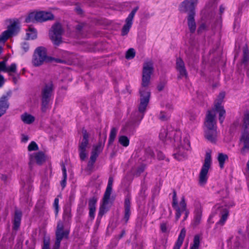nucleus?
<instances>
[{
	"mask_svg": "<svg viewBox=\"0 0 249 249\" xmlns=\"http://www.w3.org/2000/svg\"><path fill=\"white\" fill-rule=\"evenodd\" d=\"M225 95L224 92L220 93L214 102V108L207 111L205 122V129L216 128L215 111L219 113V120L220 123L222 124L224 121L226 111L222 104Z\"/></svg>",
	"mask_w": 249,
	"mask_h": 249,
	"instance_id": "2",
	"label": "nucleus"
},
{
	"mask_svg": "<svg viewBox=\"0 0 249 249\" xmlns=\"http://www.w3.org/2000/svg\"><path fill=\"white\" fill-rule=\"evenodd\" d=\"M212 163L211 152H207L204 163L203 164L199 174V183L201 185H204L207 180V174Z\"/></svg>",
	"mask_w": 249,
	"mask_h": 249,
	"instance_id": "7",
	"label": "nucleus"
},
{
	"mask_svg": "<svg viewBox=\"0 0 249 249\" xmlns=\"http://www.w3.org/2000/svg\"><path fill=\"white\" fill-rule=\"evenodd\" d=\"M21 49L24 52H27L29 49V45L28 43L24 42L21 44Z\"/></svg>",
	"mask_w": 249,
	"mask_h": 249,
	"instance_id": "52",
	"label": "nucleus"
},
{
	"mask_svg": "<svg viewBox=\"0 0 249 249\" xmlns=\"http://www.w3.org/2000/svg\"><path fill=\"white\" fill-rule=\"evenodd\" d=\"M17 71V66L16 63H12L10 66L6 67L5 72L9 73V75H12L11 72L16 73Z\"/></svg>",
	"mask_w": 249,
	"mask_h": 249,
	"instance_id": "34",
	"label": "nucleus"
},
{
	"mask_svg": "<svg viewBox=\"0 0 249 249\" xmlns=\"http://www.w3.org/2000/svg\"><path fill=\"white\" fill-rule=\"evenodd\" d=\"M229 205L225 202H222L220 204H217L214 207L215 213L219 214L220 219L218 221V223L221 225H224L227 220L229 213V209L230 208Z\"/></svg>",
	"mask_w": 249,
	"mask_h": 249,
	"instance_id": "8",
	"label": "nucleus"
},
{
	"mask_svg": "<svg viewBox=\"0 0 249 249\" xmlns=\"http://www.w3.org/2000/svg\"><path fill=\"white\" fill-rule=\"evenodd\" d=\"M21 218V213L20 212L16 211L15 212L14 223H13V229L17 230L20 225Z\"/></svg>",
	"mask_w": 249,
	"mask_h": 249,
	"instance_id": "26",
	"label": "nucleus"
},
{
	"mask_svg": "<svg viewBox=\"0 0 249 249\" xmlns=\"http://www.w3.org/2000/svg\"><path fill=\"white\" fill-rule=\"evenodd\" d=\"M228 159V157L227 155L223 153H220L218 156V160L219 163L220 167L222 169L224 167L225 161Z\"/></svg>",
	"mask_w": 249,
	"mask_h": 249,
	"instance_id": "32",
	"label": "nucleus"
},
{
	"mask_svg": "<svg viewBox=\"0 0 249 249\" xmlns=\"http://www.w3.org/2000/svg\"><path fill=\"white\" fill-rule=\"evenodd\" d=\"M198 0H185L181 2L179 6V10L181 12L187 13L189 14L195 15V8Z\"/></svg>",
	"mask_w": 249,
	"mask_h": 249,
	"instance_id": "12",
	"label": "nucleus"
},
{
	"mask_svg": "<svg viewBox=\"0 0 249 249\" xmlns=\"http://www.w3.org/2000/svg\"><path fill=\"white\" fill-rule=\"evenodd\" d=\"M83 25L82 24H78L76 26V29L78 31H80L83 28Z\"/></svg>",
	"mask_w": 249,
	"mask_h": 249,
	"instance_id": "62",
	"label": "nucleus"
},
{
	"mask_svg": "<svg viewBox=\"0 0 249 249\" xmlns=\"http://www.w3.org/2000/svg\"><path fill=\"white\" fill-rule=\"evenodd\" d=\"M97 201V198L95 196L90 198L89 200V209L96 210V204Z\"/></svg>",
	"mask_w": 249,
	"mask_h": 249,
	"instance_id": "39",
	"label": "nucleus"
},
{
	"mask_svg": "<svg viewBox=\"0 0 249 249\" xmlns=\"http://www.w3.org/2000/svg\"><path fill=\"white\" fill-rule=\"evenodd\" d=\"M170 117V114L169 112H165L161 111L159 115V118L162 121H165L168 120Z\"/></svg>",
	"mask_w": 249,
	"mask_h": 249,
	"instance_id": "36",
	"label": "nucleus"
},
{
	"mask_svg": "<svg viewBox=\"0 0 249 249\" xmlns=\"http://www.w3.org/2000/svg\"><path fill=\"white\" fill-rule=\"evenodd\" d=\"M164 86L165 84L163 83H160L157 86L158 90L160 91H161L164 89Z\"/></svg>",
	"mask_w": 249,
	"mask_h": 249,
	"instance_id": "57",
	"label": "nucleus"
},
{
	"mask_svg": "<svg viewBox=\"0 0 249 249\" xmlns=\"http://www.w3.org/2000/svg\"><path fill=\"white\" fill-rule=\"evenodd\" d=\"M153 71V64L152 61H149L144 63L142 69V86L139 90L140 103L138 107V111H136L134 114L136 117L135 121H140L143 118L144 113L149 103L150 92L148 87L150 83L151 75Z\"/></svg>",
	"mask_w": 249,
	"mask_h": 249,
	"instance_id": "1",
	"label": "nucleus"
},
{
	"mask_svg": "<svg viewBox=\"0 0 249 249\" xmlns=\"http://www.w3.org/2000/svg\"><path fill=\"white\" fill-rule=\"evenodd\" d=\"M95 211H96V210L89 209V216L92 219H93L94 218V216H95L94 214H95Z\"/></svg>",
	"mask_w": 249,
	"mask_h": 249,
	"instance_id": "56",
	"label": "nucleus"
},
{
	"mask_svg": "<svg viewBox=\"0 0 249 249\" xmlns=\"http://www.w3.org/2000/svg\"><path fill=\"white\" fill-rule=\"evenodd\" d=\"M198 248L199 247L195 246H194V245H192L191 246L190 249H198Z\"/></svg>",
	"mask_w": 249,
	"mask_h": 249,
	"instance_id": "64",
	"label": "nucleus"
},
{
	"mask_svg": "<svg viewBox=\"0 0 249 249\" xmlns=\"http://www.w3.org/2000/svg\"><path fill=\"white\" fill-rule=\"evenodd\" d=\"M135 55V51L134 49L130 48L126 53L125 57L127 59H132Z\"/></svg>",
	"mask_w": 249,
	"mask_h": 249,
	"instance_id": "41",
	"label": "nucleus"
},
{
	"mask_svg": "<svg viewBox=\"0 0 249 249\" xmlns=\"http://www.w3.org/2000/svg\"><path fill=\"white\" fill-rule=\"evenodd\" d=\"M119 142L123 146L127 147L129 144V140L125 136H121L119 137Z\"/></svg>",
	"mask_w": 249,
	"mask_h": 249,
	"instance_id": "35",
	"label": "nucleus"
},
{
	"mask_svg": "<svg viewBox=\"0 0 249 249\" xmlns=\"http://www.w3.org/2000/svg\"><path fill=\"white\" fill-rule=\"evenodd\" d=\"M165 108L169 111V112L173 109V105L171 103H167L165 105Z\"/></svg>",
	"mask_w": 249,
	"mask_h": 249,
	"instance_id": "55",
	"label": "nucleus"
},
{
	"mask_svg": "<svg viewBox=\"0 0 249 249\" xmlns=\"http://www.w3.org/2000/svg\"><path fill=\"white\" fill-rule=\"evenodd\" d=\"M113 182V178L112 176H110L108 178L107 186L104 195L103 205H106L108 203L112 191Z\"/></svg>",
	"mask_w": 249,
	"mask_h": 249,
	"instance_id": "18",
	"label": "nucleus"
},
{
	"mask_svg": "<svg viewBox=\"0 0 249 249\" xmlns=\"http://www.w3.org/2000/svg\"><path fill=\"white\" fill-rule=\"evenodd\" d=\"M194 17L195 15L191 14H189L187 18L188 25L189 30L191 33L195 32L196 29V24L195 20Z\"/></svg>",
	"mask_w": 249,
	"mask_h": 249,
	"instance_id": "25",
	"label": "nucleus"
},
{
	"mask_svg": "<svg viewBox=\"0 0 249 249\" xmlns=\"http://www.w3.org/2000/svg\"><path fill=\"white\" fill-rule=\"evenodd\" d=\"M208 27L205 23H202L198 28L197 32L198 34L201 33L207 29Z\"/></svg>",
	"mask_w": 249,
	"mask_h": 249,
	"instance_id": "48",
	"label": "nucleus"
},
{
	"mask_svg": "<svg viewBox=\"0 0 249 249\" xmlns=\"http://www.w3.org/2000/svg\"><path fill=\"white\" fill-rule=\"evenodd\" d=\"M62 173H63V179L61 181V185L62 187V188H65L66 184V180L67 178V170L64 164H63L62 166Z\"/></svg>",
	"mask_w": 249,
	"mask_h": 249,
	"instance_id": "37",
	"label": "nucleus"
},
{
	"mask_svg": "<svg viewBox=\"0 0 249 249\" xmlns=\"http://www.w3.org/2000/svg\"><path fill=\"white\" fill-rule=\"evenodd\" d=\"M6 67V61H2L0 62V71H2L5 72Z\"/></svg>",
	"mask_w": 249,
	"mask_h": 249,
	"instance_id": "51",
	"label": "nucleus"
},
{
	"mask_svg": "<svg viewBox=\"0 0 249 249\" xmlns=\"http://www.w3.org/2000/svg\"><path fill=\"white\" fill-rule=\"evenodd\" d=\"M219 10L220 14H222L225 10V7H223V5H221L219 8Z\"/></svg>",
	"mask_w": 249,
	"mask_h": 249,
	"instance_id": "63",
	"label": "nucleus"
},
{
	"mask_svg": "<svg viewBox=\"0 0 249 249\" xmlns=\"http://www.w3.org/2000/svg\"><path fill=\"white\" fill-rule=\"evenodd\" d=\"M157 157L159 160H163L165 158V155L161 151L157 152Z\"/></svg>",
	"mask_w": 249,
	"mask_h": 249,
	"instance_id": "54",
	"label": "nucleus"
},
{
	"mask_svg": "<svg viewBox=\"0 0 249 249\" xmlns=\"http://www.w3.org/2000/svg\"><path fill=\"white\" fill-rule=\"evenodd\" d=\"M202 208L200 206L196 207L194 211V217L192 222V225L194 227H196L200 224L202 219Z\"/></svg>",
	"mask_w": 249,
	"mask_h": 249,
	"instance_id": "20",
	"label": "nucleus"
},
{
	"mask_svg": "<svg viewBox=\"0 0 249 249\" xmlns=\"http://www.w3.org/2000/svg\"><path fill=\"white\" fill-rule=\"evenodd\" d=\"M18 31L17 22L14 21L8 27L7 30L4 31L0 36V43H4L10 36L17 34Z\"/></svg>",
	"mask_w": 249,
	"mask_h": 249,
	"instance_id": "13",
	"label": "nucleus"
},
{
	"mask_svg": "<svg viewBox=\"0 0 249 249\" xmlns=\"http://www.w3.org/2000/svg\"><path fill=\"white\" fill-rule=\"evenodd\" d=\"M117 132H118V129L115 127H112L111 129L110 134H109V140H108V144H111L113 142L116 137Z\"/></svg>",
	"mask_w": 249,
	"mask_h": 249,
	"instance_id": "31",
	"label": "nucleus"
},
{
	"mask_svg": "<svg viewBox=\"0 0 249 249\" xmlns=\"http://www.w3.org/2000/svg\"><path fill=\"white\" fill-rule=\"evenodd\" d=\"M54 86L52 81L46 83L42 88L41 92V110L46 112L50 108Z\"/></svg>",
	"mask_w": 249,
	"mask_h": 249,
	"instance_id": "3",
	"label": "nucleus"
},
{
	"mask_svg": "<svg viewBox=\"0 0 249 249\" xmlns=\"http://www.w3.org/2000/svg\"><path fill=\"white\" fill-rule=\"evenodd\" d=\"M103 149V146L102 145L101 142H99V143L94 146L92 149V153L94 154H97L98 156L99 154L102 151Z\"/></svg>",
	"mask_w": 249,
	"mask_h": 249,
	"instance_id": "40",
	"label": "nucleus"
},
{
	"mask_svg": "<svg viewBox=\"0 0 249 249\" xmlns=\"http://www.w3.org/2000/svg\"><path fill=\"white\" fill-rule=\"evenodd\" d=\"M63 32L64 30L60 23H56L52 26L49 36L55 45L58 46L62 42V35Z\"/></svg>",
	"mask_w": 249,
	"mask_h": 249,
	"instance_id": "6",
	"label": "nucleus"
},
{
	"mask_svg": "<svg viewBox=\"0 0 249 249\" xmlns=\"http://www.w3.org/2000/svg\"><path fill=\"white\" fill-rule=\"evenodd\" d=\"M37 36V32L36 30L32 27H29L26 30V37L27 39H34Z\"/></svg>",
	"mask_w": 249,
	"mask_h": 249,
	"instance_id": "29",
	"label": "nucleus"
},
{
	"mask_svg": "<svg viewBox=\"0 0 249 249\" xmlns=\"http://www.w3.org/2000/svg\"><path fill=\"white\" fill-rule=\"evenodd\" d=\"M44 203L45 200L44 199H40L37 202L36 207L39 208H42L43 207Z\"/></svg>",
	"mask_w": 249,
	"mask_h": 249,
	"instance_id": "53",
	"label": "nucleus"
},
{
	"mask_svg": "<svg viewBox=\"0 0 249 249\" xmlns=\"http://www.w3.org/2000/svg\"><path fill=\"white\" fill-rule=\"evenodd\" d=\"M181 134L179 131L169 130L165 128L161 129L159 137L160 140L165 141L167 140H171L173 138L174 141H178L179 139V135Z\"/></svg>",
	"mask_w": 249,
	"mask_h": 249,
	"instance_id": "11",
	"label": "nucleus"
},
{
	"mask_svg": "<svg viewBox=\"0 0 249 249\" xmlns=\"http://www.w3.org/2000/svg\"><path fill=\"white\" fill-rule=\"evenodd\" d=\"M178 145V149L174 155L175 158L178 160H182L187 156V152L190 149V142L187 137L184 138L183 140L179 139L178 141H174Z\"/></svg>",
	"mask_w": 249,
	"mask_h": 249,
	"instance_id": "4",
	"label": "nucleus"
},
{
	"mask_svg": "<svg viewBox=\"0 0 249 249\" xmlns=\"http://www.w3.org/2000/svg\"><path fill=\"white\" fill-rule=\"evenodd\" d=\"M186 231L185 228L181 229L173 249H180L186 236Z\"/></svg>",
	"mask_w": 249,
	"mask_h": 249,
	"instance_id": "23",
	"label": "nucleus"
},
{
	"mask_svg": "<svg viewBox=\"0 0 249 249\" xmlns=\"http://www.w3.org/2000/svg\"><path fill=\"white\" fill-rule=\"evenodd\" d=\"M8 98L6 95H2L0 98V117L4 114L9 107L7 102Z\"/></svg>",
	"mask_w": 249,
	"mask_h": 249,
	"instance_id": "22",
	"label": "nucleus"
},
{
	"mask_svg": "<svg viewBox=\"0 0 249 249\" xmlns=\"http://www.w3.org/2000/svg\"><path fill=\"white\" fill-rule=\"evenodd\" d=\"M38 147L37 144L34 141L32 142L28 146V150L30 151L38 150Z\"/></svg>",
	"mask_w": 249,
	"mask_h": 249,
	"instance_id": "43",
	"label": "nucleus"
},
{
	"mask_svg": "<svg viewBox=\"0 0 249 249\" xmlns=\"http://www.w3.org/2000/svg\"><path fill=\"white\" fill-rule=\"evenodd\" d=\"M145 158L144 160L147 161L148 162H151L152 160L154 158V153L153 151L150 148L145 150Z\"/></svg>",
	"mask_w": 249,
	"mask_h": 249,
	"instance_id": "30",
	"label": "nucleus"
},
{
	"mask_svg": "<svg viewBox=\"0 0 249 249\" xmlns=\"http://www.w3.org/2000/svg\"><path fill=\"white\" fill-rule=\"evenodd\" d=\"M34 160H36V162L38 164H41L43 163V162L45 161V156L44 154L42 152H39L36 153V154H35L34 156L31 155V161L30 163L31 164V162Z\"/></svg>",
	"mask_w": 249,
	"mask_h": 249,
	"instance_id": "24",
	"label": "nucleus"
},
{
	"mask_svg": "<svg viewBox=\"0 0 249 249\" xmlns=\"http://www.w3.org/2000/svg\"><path fill=\"white\" fill-rule=\"evenodd\" d=\"M130 215V209H124V219L125 223L129 220Z\"/></svg>",
	"mask_w": 249,
	"mask_h": 249,
	"instance_id": "46",
	"label": "nucleus"
},
{
	"mask_svg": "<svg viewBox=\"0 0 249 249\" xmlns=\"http://www.w3.org/2000/svg\"><path fill=\"white\" fill-rule=\"evenodd\" d=\"M37 22H43L53 18V15L50 12L39 11L36 12Z\"/></svg>",
	"mask_w": 249,
	"mask_h": 249,
	"instance_id": "21",
	"label": "nucleus"
},
{
	"mask_svg": "<svg viewBox=\"0 0 249 249\" xmlns=\"http://www.w3.org/2000/svg\"><path fill=\"white\" fill-rule=\"evenodd\" d=\"M20 118L22 121L26 124H31L35 121V117L27 113L22 114Z\"/></svg>",
	"mask_w": 249,
	"mask_h": 249,
	"instance_id": "27",
	"label": "nucleus"
},
{
	"mask_svg": "<svg viewBox=\"0 0 249 249\" xmlns=\"http://www.w3.org/2000/svg\"><path fill=\"white\" fill-rule=\"evenodd\" d=\"M64 226L61 221L57 223L56 230L55 231L56 240L53 249H59L60 243L63 238H68L69 234V231H63Z\"/></svg>",
	"mask_w": 249,
	"mask_h": 249,
	"instance_id": "9",
	"label": "nucleus"
},
{
	"mask_svg": "<svg viewBox=\"0 0 249 249\" xmlns=\"http://www.w3.org/2000/svg\"><path fill=\"white\" fill-rule=\"evenodd\" d=\"M58 203H59V199L57 197H56L54 199V202L53 204V206L55 209V211L56 214H57L58 212V209H59Z\"/></svg>",
	"mask_w": 249,
	"mask_h": 249,
	"instance_id": "49",
	"label": "nucleus"
},
{
	"mask_svg": "<svg viewBox=\"0 0 249 249\" xmlns=\"http://www.w3.org/2000/svg\"><path fill=\"white\" fill-rule=\"evenodd\" d=\"M124 209H130V200L128 197L125 199Z\"/></svg>",
	"mask_w": 249,
	"mask_h": 249,
	"instance_id": "50",
	"label": "nucleus"
},
{
	"mask_svg": "<svg viewBox=\"0 0 249 249\" xmlns=\"http://www.w3.org/2000/svg\"><path fill=\"white\" fill-rule=\"evenodd\" d=\"M249 60V51L248 49L244 48L243 50V58L241 61V65L244 66V68H246L248 66Z\"/></svg>",
	"mask_w": 249,
	"mask_h": 249,
	"instance_id": "28",
	"label": "nucleus"
},
{
	"mask_svg": "<svg viewBox=\"0 0 249 249\" xmlns=\"http://www.w3.org/2000/svg\"><path fill=\"white\" fill-rule=\"evenodd\" d=\"M186 204L185 203V198L182 197L179 202V206L178 204V200L177 198V194L175 191L173 192L172 207L175 209L176 219L178 220L180 218L181 213L183 211H185Z\"/></svg>",
	"mask_w": 249,
	"mask_h": 249,
	"instance_id": "10",
	"label": "nucleus"
},
{
	"mask_svg": "<svg viewBox=\"0 0 249 249\" xmlns=\"http://www.w3.org/2000/svg\"><path fill=\"white\" fill-rule=\"evenodd\" d=\"M176 69L178 72V79H181L183 77L187 78L188 73L184 63L180 58H178L176 60Z\"/></svg>",
	"mask_w": 249,
	"mask_h": 249,
	"instance_id": "16",
	"label": "nucleus"
},
{
	"mask_svg": "<svg viewBox=\"0 0 249 249\" xmlns=\"http://www.w3.org/2000/svg\"><path fill=\"white\" fill-rule=\"evenodd\" d=\"M160 229L162 232L165 233L168 231V224L166 222H162L160 225Z\"/></svg>",
	"mask_w": 249,
	"mask_h": 249,
	"instance_id": "44",
	"label": "nucleus"
},
{
	"mask_svg": "<svg viewBox=\"0 0 249 249\" xmlns=\"http://www.w3.org/2000/svg\"><path fill=\"white\" fill-rule=\"evenodd\" d=\"M104 213V207L103 206H101L100 208L99 214L101 216H102Z\"/></svg>",
	"mask_w": 249,
	"mask_h": 249,
	"instance_id": "61",
	"label": "nucleus"
},
{
	"mask_svg": "<svg viewBox=\"0 0 249 249\" xmlns=\"http://www.w3.org/2000/svg\"><path fill=\"white\" fill-rule=\"evenodd\" d=\"M200 244V237L198 235L194 236L193 245L199 247Z\"/></svg>",
	"mask_w": 249,
	"mask_h": 249,
	"instance_id": "45",
	"label": "nucleus"
},
{
	"mask_svg": "<svg viewBox=\"0 0 249 249\" xmlns=\"http://www.w3.org/2000/svg\"><path fill=\"white\" fill-rule=\"evenodd\" d=\"M83 138L79 145V156L81 160H84L86 157L87 153L86 152V148L88 146L89 143V135L86 130L83 131Z\"/></svg>",
	"mask_w": 249,
	"mask_h": 249,
	"instance_id": "15",
	"label": "nucleus"
},
{
	"mask_svg": "<svg viewBox=\"0 0 249 249\" xmlns=\"http://www.w3.org/2000/svg\"><path fill=\"white\" fill-rule=\"evenodd\" d=\"M241 142H243L244 146L241 150V153L245 155L247 150H249V133L244 131L240 139Z\"/></svg>",
	"mask_w": 249,
	"mask_h": 249,
	"instance_id": "19",
	"label": "nucleus"
},
{
	"mask_svg": "<svg viewBox=\"0 0 249 249\" xmlns=\"http://www.w3.org/2000/svg\"><path fill=\"white\" fill-rule=\"evenodd\" d=\"M26 23L37 22L36 12L30 13L25 19Z\"/></svg>",
	"mask_w": 249,
	"mask_h": 249,
	"instance_id": "33",
	"label": "nucleus"
},
{
	"mask_svg": "<svg viewBox=\"0 0 249 249\" xmlns=\"http://www.w3.org/2000/svg\"><path fill=\"white\" fill-rule=\"evenodd\" d=\"M11 76H12V80H13V81L14 83V84H17L19 78V75H18L17 76H16L13 75L12 74Z\"/></svg>",
	"mask_w": 249,
	"mask_h": 249,
	"instance_id": "58",
	"label": "nucleus"
},
{
	"mask_svg": "<svg viewBox=\"0 0 249 249\" xmlns=\"http://www.w3.org/2000/svg\"><path fill=\"white\" fill-rule=\"evenodd\" d=\"M42 249H50V240L49 239L44 238L43 241V246Z\"/></svg>",
	"mask_w": 249,
	"mask_h": 249,
	"instance_id": "47",
	"label": "nucleus"
},
{
	"mask_svg": "<svg viewBox=\"0 0 249 249\" xmlns=\"http://www.w3.org/2000/svg\"><path fill=\"white\" fill-rule=\"evenodd\" d=\"M217 132L216 128L205 129V137L210 142L215 143L217 140Z\"/></svg>",
	"mask_w": 249,
	"mask_h": 249,
	"instance_id": "17",
	"label": "nucleus"
},
{
	"mask_svg": "<svg viewBox=\"0 0 249 249\" xmlns=\"http://www.w3.org/2000/svg\"><path fill=\"white\" fill-rule=\"evenodd\" d=\"M138 9V6L135 7L125 19V24L123 26L122 30V35L123 36L126 35L129 32L133 23V19L134 16Z\"/></svg>",
	"mask_w": 249,
	"mask_h": 249,
	"instance_id": "14",
	"label": "nucleus"
},
{
	"mask_svg": "<svg viewBox=\"0 0 249 249\" xmlns=\"http://www.w3.org/2000/svg\"><path fill=\"white\" fill-rule=\"evenodd\" d=\"M243 122V126L248 128L249 127V111H246L244 113Z\"/></svg>",
	"mask_w": 249,
	"mask_h": 249,
	"instance_id": "38",
	"label": "nucleus"
},
{
	"mask_svg": "<svg viewBox=\"0 0 249 249\" xmlns=\"http://www.w3.org/2000/svg\"><path fill=\"white\" fill-rule=\"evenodd\" d=\"M4 83V77L2 75H0V87H1Z\"/></svg>",
	"mask_w": 249,
	"mask_h": 249,
	"instance_id": "60",
	"label": "nucleus"
},
{
	"mask_svg": "<svg viewBox=\"0 0 249 249\" xmlns=\"http://www.w3.org/2000/svg\"><path fill=\"white\" fill-rule=\"evenodd\" d=\"M47 50L43 47H38L35 51L32 59V64L35 67L42 65L45 62L49 61Z\"/></svg>",
	"mask_w": 249,
	"mask_h": 249,
	"instance_id": "5",
	"label": "nucleus"
},
{
	"mask_svg": "<svg viewBox=\"0 0 249 249\" xmlns=\"http://www.w3.org/2000/svg\"><path fill=\"white\" fill-rule=\"evenodd\" d=\"M97 154H94L91 152L90 160L88 163V166H92L95 162L97 158L98 157Z\"/></svg>",
	"mask_w": 249,
	"mask_h": 249,
	"instance_id": "42",
	"label": "nucleus"
},
{
	"mask_svg": "<svg viewBox=\"0 0 249 249\" xmlns=\"http://www.w3.org/2000/svg\"><path fill=\"white\" fill-rule=\"evenodd\" d=\"M28 140H29V138H28V136L25 135H22L21 141L22 142H26L28 141Z\"/></svg>",
	"mask_w": 249,
	"mask_h": 249,
	"instance_id": "59",
	"label": "nucleus"
}]
</instances>
